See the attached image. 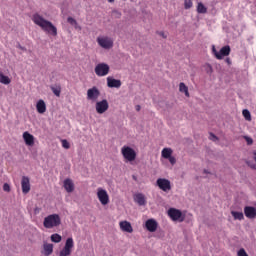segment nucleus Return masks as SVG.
Returning <instances> with one entry per match:
<instances>
[{
    "instance_id": "nucleus-27",
    "label": "nucleus",
    "mask_w": 256,
    "mask_h": 256,
    "mask_svg": "<svg viewBox=\"0 0 256 256\" xmlns=\"http://www.w3.org/2000/svg\"><path fill=\"white\" fill-rule=\"evenodd\" d=\"M50 89L56 97H61V85L51 86Z\"/></svg>"
},
{
    "instance_id": "nucleus-35",
    "label": "nucleus",
    "mask_w": 256,
    "mask_h": 256,
    "mask_svg": "<svg viewBox=\"0 0 256 256\" xmlns=\"http://www.w3.org/2000/svg\"><path fill=\"white\" fill-rule=\"evenodd\" d=\"M169 160V163H171V165H175L177 163V159H175L174 156H170L169 158H166Z\"/></svg>"
},
{
    "instance_id": "nucleus-5",
    "label": "nucleus",
    "mask_w": 256,
    "mask_h": 256,
    "mask_svg": "<svg viewBox=\"0 0 256 256\" xmlns=\"http://www.w3.org/2000/svg\"><path fill=\"white\" fill-rule=\"evenodd\" d=\"M96 41L102 49H112L113 47V38L109 36H99Z\"/></svg>"
},
{
    "instance_id": "nucleus-7",
    "label": "nucleus",
    "mask_w": 256,
    "mask_h": 256,
    "mask_svg": "<svg viewBox=\"0 0 256 256\" xmlns=\"http://www.w3.org/2000/svg\"><path fill=\"white\" fill-rule=\"evenodd\" d=\"M212 53H214L216 59L221 60L223 57H227L231 54V47L229 45L224 46L219 52H217V49H215V46H213Z\"/></svg>"
},
{
    "instance_id": "nucleus-9",
    "label": "nucleus",
    "mask_w": 256,
    "mask_h": 256,
    "mask_svg": "<svg viewBox=\"0 0 256 256\" xmlns=\"http://www.w3.org/2000/svg\"><path fill=\"white\" fill-rule=\"evenodd\" d=\"M168 216L172 221H183V212L176 208H170L168 210Z\"/></svg>"
},
{
    "instance_id": "nucleus-25",
    "label": "nucleus",
    "mask_w": 256,
    "mask_h": 256,
    "mask_svg": "<svg viewBox=\"0 0 256 256\" xmlns=\"http://www.w3.org/2000/svg\"><path fill=\"white\" fill-rule=\"evenodd\" d=\"M0 83H2V85H9L11 83V78L3 73H0Z\"/></svg>"
},
{
    "instance_id": "nucleus-1",
    "label": "nucleus",
    "mask_w": 256,
    "mask_h": 256,
    "mask_svg": "<svg viewBox=\"0 0 256 256\" xmlns=\"http://www.w3.org/2000/svg\"><path fill=\"white\" fill-rule=\"evenodd\" d=\"M32 21L35 25L40 27L44 33L47 35H52V37H57V27L53 25V23L47 19H44L43 16L39 13H35L32 16Z\"/></svg>"
},
{
    "instance_id": "nucleus-26",
    "label": "nucleus",
    "mask_w": 256,
    "mask_h": 256,
    "mask_svg": "<svg viewBox=\"0 0 256 256\" xmlns=\"http://www.w3.org/2000/svg\"><path fill=\"white\" fill-rule=\"evenodd\" d=\"M171 155H173V149H171V148H164L162 150V157L164 159H169V157H171Z\"/></svg>"
},
{
    "instance_id": "nucleus-14",
    "label": "nucleus",
    "mask_w": 256,
    "mask_h": 256,
    "mask_svg": "<svg viewBox=\"0 0 256 256\" xmlns=\"http://www.w3.org/2000/svg\"><path fill=\"white\" fill-rule=\"evenodd\" d=\"M21 186H22V193H24V195H27V193L31 191V182L29 180V177L27 176L22 177Z\"/></svg>"
},
{
    "instance_id": "nucleus-16",
    "label": "nucleus",
    "mask_w": 256,
    "mask_h": 256,
    "mask_svg": "<svg viewBox=\"0 0 256 256\" xmlns=\"http://www.w3.org/2000/svg\"><path fill=\"white\" fill-rule=\"evenodd\" d=\"M244 215L247 219H255L256 217V208L253 206L244 207Z\"/></svg>"
},
{
    "instance_id": "nucleus-23",
    "label": "nucleus",
    "mask_w": 256,
    "mask_h": 256,
    "mask_svg": "<svg viewBox=\"0 0 256 256\" xmlns=\"http://www.w3.org/2000/svg\"><path fill=\"white\" fill-rule=\"evenodd\" d=\"M231 215L234 217L235 221H243V219H245L243 212L231 211Z\"/></svg>"
},
{
    "instance_id": "nucleus-31",
    "label": "nucleus",
    "mask_w": 256,
    "mask_h": 256,
    "mask_svg": "<svg viewBox=\"0 0 256 256\" xmlns=\"http://www.w3.org/2000/svg\"><path fill=\"white\" fill-rule=\"evenodd\" d=\"M242 115L246 121H251V112H249V110L244 109Z\"/></svg>"
},
{
    "instance_id": "nucleus-3",
    "label": "nucleus",
    "mask_w": 256,
    "mask_h": 256,
    "mask_svg": "<svg viewBox=\"0 0 256 256\" xmlns=\"http://www.w3.org/2000/svg\"><path fill=\"white\" fill-rule=\"evenodd\" d=\"M121 155L125 159V161H128V163H132V161H135L137 159V152H135V149L131 148V146H123L121 148Z\"/></svg>"
},
{
    "instance_id": "nucleus-38",
    "label": "nucleus",
    "mask_w": 256,
    "mask_h": 256,
    "mask_svg": "<svg viewBox=\"0 0 256 256\" xmlns=\"http://www.w3.org/2000/svg\"><path fill=\"white\" fill-rule=\"evenodd\" d=\"M159 35H161V37H163L164 39H167V35H165V32H160Z\"/></svg>"
},
{
    "instance_id": "nucleus-40",
    "label": "nucleus",
    "mask_w": 256,
    "mask_h": 256,
    "mask_svg": "<svg viewBox=\"0 0 256 256\" xmlns=\"http://www.w3.org/2000/svg\"><path fill=\"white\" fill-rule=\"evenodd\" d=\"M226 63H228V65H231V59L227 58Z\"/></svg>"
},
{
    "instance_id": "nucleus-19",
    "label": "nucleus",
    "mask_w": 256,
    "mask_h": 256,
    "mask_svg": "<svg viewBox=\"0 0 256 256\" xmlns=\"http://www.w3.org/2000/svg\"><path fill=\"white\" fill-rule=\"evenodd\" d=\"M134 201L137 203L140 207H143L147 205V199L143 195V193H137L134 195Z\"/></svg>"
},
{
    "instance_id": "nucleus-41",
    "label": "nucleus",
    "mask_w": 256,
    "mask_h": 256,
    "mask_svg": "<svg viewBox=\"0 0 256 256\" xmlns=\"http://www.w3.org/2000/svg\"><path fill=\"white\" fill-rule=\"evenodd\" d=\"M136 111H141V106L140 105L136 106Z\"/></svg>"
},
{
    "instance_id": "nucleus-6",
    "label": "nucleus",
    "mask_w": 256,
    "mask_h": 256,
    "mask_svg": "<svg viewBox=\"0 0 256 256\" xmlns=\"http://www.w3.org/2000/svg\"><path fill=\"white\" fill-rule=\"evenodd\" d=\"M110 67L106 63H99L94 68V72L96 73L97 77H105L109 75Z\"/></svg>"
},
{
    "instance_id": "nucleus-20",
    "label": "nucleus",
    "mask_w": 256,
    "mask_h": 256,
    "mask_svg": "<svg viewBox=\"0 0 256 256\" xmlns=\"http://www.w3.org/2000/svg\"><path fill=\"white\" fill-rule=\"evenodd\" d=\"M119 226L121 231H124V233H133V226L129 221H121Z\"/></svg>"
},
{
    "instance_id": "nucleus-33",
    "label": "nucleus",
    "mask_w": 256,
    "mask_h": 256,
    "mask_svg": "<svg viewBox=\"0 0 256 256\" xmlns=\"http://www.w3.org/2000/svg\"><path fill=\"white\" fill-rule=\"evenodd\" d=\"M61 143H62V147H63L64 149H71V144H69V141H67V140H62Z\"/></svg>"
},
{
    "instance_id": "nucleus-36",
    "label": "nucleus",
    "mask_w": 256,
    "mask_h": 256,
    "mask_svg": "<svg viewBox=\"0 0 256 256\" xmlns=\"http://www.w3.org/2000/svg\"><path fill=\"white\" fill-rule=\"evenodd\" d=\"M3 191H6V193H9V191H11V186H9L8 183H5L3 185Z\"/></svg>"
},
{
    "instance_id": "nucleus-2",
    "label": "nucleus",
    "mask_w": 256,
    "mask_h": 256,
    "mask_svg": "<svg viewBox=\"0 0 256 256\" xmlns=\"http://www.w3.org/2000/svg\"><path fill=\"white\" fill-rule=\"evenodd\" d=\"M43 225L45 229H54L61 225V216L59 214H50L44 218Z\"/></svg>"
},
{
    "instance_id": "nucleus-43",
    "label": "nucleus",
    "mask_w": 256,
    "mask_h": 256,
    "mask_svg": "<svg viewBox=\"0 0 256 256\" xmlns=\"http://www.w3.org/2000/svg\"><path fill=\"white\" fill-rule=\"evenodd\" d=\"M108 2H109V3H114V2H115V0H108Z\"/></svg>"
},
{
    "instance_id": "nucleus-17",
    "label": "nucleus",
    "mask_w": 256,
    "mask_h": 256,
    "mask_svg": "<svg viewBox=\"0 0 256 256\" xmlns=\"http://www.w3.org/2000/svg\"><path fill=\"white\" fill-rule=\"evenodd\" d=\"M23 139L28 147L35 145V136H33V134L26 131L23 133Z\"/></svg>"
},
{
    "instance_id": "nucleus-30",
    "label": "nucleus",
    "mask_w": 256,
    "mask_h": 256,
    "mask_svg": "<svg viewBox=\"0 0 256 256\" xmlns=\"http://www.w3.org/2000/svg\"><path fill=\"white\" fill-rule=\"evenodd\" d=\"M61 235H59V234H52L51 235V241L53 242V243H61Z\"/></svg>"
},
{
    "instance_id": "nucleus-22",
    "label": "nucleus",
    "mask_w": 256,
    "mask_h": 256,
    "mask_svg": "<svg viewBox=\"0 0 256 256\" xmlns=\"http://www.w3.org/2000/svg\"><path fill=\"white\" fill-rule=\"evenodd\" d=\"M44 255L49 256L53 253V244L45 243L43 245Z\"/></svg>"
},
{
    "instance_id": "nucleus-42",
    "label": "nucleus",
    "mask_w": 256,
    "mask_h": 256,
    "mask_svg": "<svg viewBox=\"0 0 256 256\" xmlns=\"http://www.w3.org/2000/svg\"><path fill=\"white\" fill-rule=\"evenodd\" d=\"M248 165H249V167H251V169H255V164H249L248 163Z\"/></svg>"
},
{
    "instance_id": "nucleus-29",
    "label": "nucleus",
    "mask_w": 256,
    "mask_h": 256,
    "mask_svg": "<svg viewBox=\"0 0 256 256\" xmlns=\"http://www.w3.org/2000/svg\"><path fill=\"white\" fill-rule=\"evenodd\" d=\"M67 21L70 25H72L73 27H75V29H81V27H79V24L77 23V20H75L73 17H68ZM79 27V28H78Z\"/></svg>"
},
{
    "instance_id": "nucleus-12",
    "label": "nucleus",
    "mask_w": 256,
    "mask_h": 256,
    "mask_svg": "<svg viewBox=\"0 0 256 256\" xmlns=\"http://www.w3.org/2000/svg\"><path fill=\"white\" fill-rule=\"evenodd\" d=\"M108 109H109V102L107 101V99H104L96 103V112L99 115H103V113L108 111Z\"/></svg>"
},
{
    "instance_id": "nucleus-34",
    "label": "nucleus",
    "mask_w": 256,
    "mask_h": 256,
    "mask_svg": "<svg viewBox=\"0 0 256 256\" xmlns=\"http://www.w3.org/2000/svg\"><path fill=\"white\" fill-rule=\"evenodd\" d=\"M244 139H245L247 145H253V138H251L249 136H244Z\"/></svg>"
},
{
    "instance_id": "nucleus-39",
    "label": "nucleus",
    "mask_w": 256,
    "mask_h": 256,
    "mask_svg": "<svg viewBox=\"0 0 256 256\" xmlns=\"http://www.w3.org/2000/svg\"><path fill=\"white\" fill-rule=\"evenodd\" d=\"M18 48H20L22 51H27V49H25V47L19 45Z\"/></svg>"
},
{
    "instance_id": "nucleus-44",
    "label": "nucleus",
    "mask_w": 256,
    "mask_h": 256,
    "mask_svg": "<svg viewBox=\"0 0 256 256\" xmlns=\"http://www.w3.org/2000/svg\"><path fill=\"white\" fill-rule=\"evenodd\" d=\"M204 173H207V170H204Z\"/></svg>"
},
{
    "instance_id": "nucleus-21",
    "label": "nucleus",
    "mask_w": 256,
    "mask_h": 256,
    "mask_svg": "<svg viewBox=\"0 0 256 256\" xmlns=\"http://www.w3.org/2000/svg\"><path fill=\"white\" fill-rule=\"evenodd\" d=\"M36 111L40 113V115H43V113L47 111V104H45L43 99L38 100L36 103Z\"/></svg>"
},
{
    "instance_id": "nucleus-8",
    "label": "nucleus",
    "mask_w": 256,
    "mask_h": 256,
    "mask_svg": "<svg viewBox=\"0 0 256 256\" xmlns=\"http://www.w3.org/2000/svg\"><path fill=\"white\" fill-rule=\"evenodd\" d=\"M97 198L100 201L101 205H109V194L107 193V190L103 188H98Z\"/></svg>"
},
{
    "instance_id": "nucleus-18",
    "label": "nucleus",
    "mask_w": 256,
    "mask_h": 256,
    "mask_svg": "<svg viewBox=\"0 0 256 256\" xmlns=\"http://www.w3.org/2000/svg\"><path fill=\"white\" fill-rule=\"evenodd\" d=\"M63 187L67 193H73L75 191V184L73 183V180L69 178L64 180Z\"/></svg>"
},
{
    "instance_id": "nucleus-11",
    "label": "nucleus",
    "mask_w": 256,
    "mask_h": 256,
    "mask_svg": "<svg viewBox=\"0 0 256 256\" xmlns=\"http://www.w3.org/2000/svg\"><path fill=\"white\" fill-rule=\"evenodd\" d=\"M156 184L158 185L159 189H161V191H164L165 193L169 192V190L171 189V181L165 178L157 179Z\"/></svg>"
},
{
    "instance_id": "nucleus-24",
    "label": "nucleus",
    "mask_w": 256,
    "mask_h": 256,
    "mask_svg": "<svg viewBox=\"0 0 256 256\" xmlns=\"http://www.w3.org/2000/svg\"><path fill=\"white\" fill-rule=\"evenodd\" d=\"M179 91L180 93H184L186 97H189V88L187 85H185V83L181 82L179 84Z\"/></svg>"
},
{
    "instance_id": "nucleus-28",
    "label": "nucleus",
    "mask_w": 256,
    "mask_h": 256,
    "mask_svg": "<svg viewBox=\"0 0 256 256\" xmlns=\"http://www.w3.org/2000/svg\"><path fill=\"white\" fill-rule=\"evenodd\" d=\"M197 12L205 14V13H207V7H205V5L202 2H200L197 5Z\"/></svg>"
},
{
    "instance_id": "nucleus-4",
    "label": "nucleus",
    "mask_w": 256,
    "mask_h": 256,
    "mask_svg": "<svg viewBox=\"0 0 256 256\" xmlns=\"http://www.w3.org/2000/svg\"><path fill=\"white\" fill-rule=\"evenodd\" d=\"M73 247H75V242L71 237L67 238L64 247L59 252V256H70L73 253Z\"/></svg>"
},
{
    "instance_id": "nucleus-32",
    "label": "nucleus",
    "mask_w": 256,
    "mask_h": 256,
    "mask_svg": "<svg viewBox=\"0 0 256 256\" xmlns=\"http://www.w3.org/2000/svg\"><path fill=\"white\" fill-rule=\"evenodd\" d=\"M191 7H193V1L192 0H184V8L191 9Z\"/></svg>"
},
{
    "instance_id": "nucleus-10",
    "label": "nucleus",
    "mask_w": 256,
    "mask_h": 256,
    "mask_svg": "<svg viewBox=\"0 0 256 256\" xmlns=\"http://www.w3.org/2000/svg\"><path fill=\"white\" fill-rule=\"evenodd\" d=\"M100 95H101V92L99 91L98 87L94 86L87 90L88 101H97V99H99Z\"/></svg>"
},
{
    "instance_id": "nucleus-13",
    "label": "nucleus",
    "mask_w": 256,
    "mask_h": 256,
    "mask_svg": "<svg viewBox=\"0 0 256 256\" xmlns=\"http://www.w3.org/2000/svg\"><path fill=\"white\" fill-rule=\"evenodd\" d=\"M107 87L110 89H120L121 88V80L115 79L113 77H107Z\"/></svg>"
},
{
    "instance_id": "nucleus-15",
    "label": "nucleus",
    "mask_w": 256,
    "mask_h": 256,
    "mask_svg": "<svg viewBox=\"0 0 256 256\" xmlns=\"http://www.w3.org/2000/svg\"><path fill=\"white\" fill-rule=\"evenodd\" d=\"M145 227H146L147 231H149L150 233H155V231H157V227H159V224L157 223V220H155V219H148L145 222Z\"/></svg>"
},
{
    "instance_id": "nucleus-37",
    "label": "nucleus",
    "mask_w": 256,
    "mask_h": 256,
    "mask_svg": "<svg viewBox=\"0 0 256 256\" xmlns=\"http://www.w3.org/2000/svg\"><path fill=\"white\" fill-rule=\"evenodd\" d=\"M210 139H211V141H217V136H215V134H213V133H210Z\"/></svg>"
}]
</instances>
